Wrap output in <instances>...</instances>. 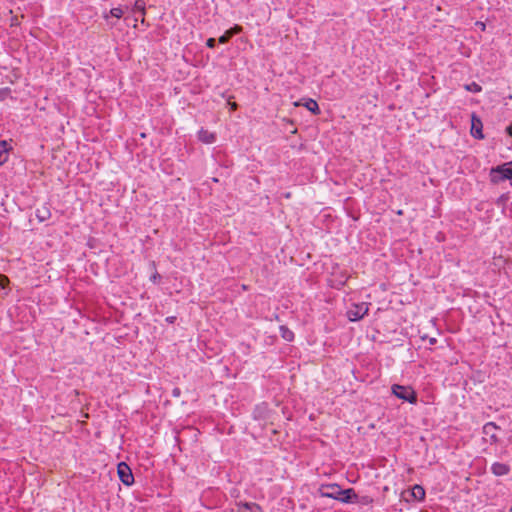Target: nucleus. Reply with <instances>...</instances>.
I'll return each mask as SVG.
<instances>
[{
  "instance_id": "11",
  "label": "nucleus",
  "mask_w": 512,
  "mask_h": 512,
  "mask_svg": "<svg viewBox=\"0 0 512 512\" xmlns=\"http://www.w3.org/2000/svg\"><path fill=\"white\" fill-rule=\"evenodd\" d=\"M300 105H303L307 110L312 112L314 115L320 114V108H319L318 103L311 98L307 99L304 103H301V102L294 103V106H296V107L300 106Z\"/></svg>"
},
{
  "instance_id": "15",
  "label": "nucleus",
  "mask_w": 512,
  "mask_h": 512,
  "mask_svg": "<svg viewBox=\"0 0 512 512\" xmlns=\"http://www.w3.org/2000/svg\"><path fill=\"white\" fill-rule=\"evenodd\" d=\"M145 2L143 0H136L134 3V6L132 8L133 13H140L142 16L141 21L144 22V15H145Z\"/></svg>"
},
{
  "instance_id": "6",
  "label": "nucleus",
  "mask_w": 512,
  "mask_h": 512,
  "mask_svg": "<svg viewBox=\"0 0 512 512\" xmlns=\"http://www.w3.org/2000/svg\"><path fill=\"white\" fill-rule=\"evenodd\" d=\"M482 121L479 117H477L475 114H472L471 116V134L473 137L477 139L484 138V135L482 133Z\"/></svg>"
},
{
  "instance_id": "10",
  "label": "nucleus",
  "mask_w": 512,
  "mask_h": 512,
  "mask_svg": "<svg viewBox=\"0 0 512 512\" xmlns=\"http://www.w3.org/2000/svg\"><path fill=\"white\" fill-rule=\"evenodd\" d=\"M340 496L339 501L343 503H353L357 499V495L352 488L342 490L340 488Z\"/></svg>"
},
{
  "instance_id": "26",
  "label": "nucleus",
  "mask_w": 512,
  "mask_h": 512,
  "mask_svg": "<svg viewBox=\"0 0 512 512\" xmlns=\"http://www.w3.org/2000/svg\"><path fill=\"white\" fill-rule=\"evenodd\" d=\"M475 25H476L477 27H479L481 31H485V29H486V24H485L484 22H482V21H477V22L475 23Z\"/></svg>"
},
{
  "instance_id": "23",
  "label": "nucleus",
  "mask_w": 512,
  "mask_h": 512,
  "mask_svg": "<svg viewBox=\"0 0 512 512\" xmlns=\"http://www.w3.org/2000/svg\"><path fill=\"white\" fill-rule=\"evenodd\" d=\"M230 38L231 37L229 36V34L227 32H225L222 36L219 37L218 41L221 44H225L229 41Z\"/></svg>"
},
{
  "instance_id": "5",
  "label": "nucleus",
  "mask_w": 512,
  "mask_h": 512,
  "mask_svg": "<svg viewBox=\"0 0 512 512\" xmlns=\"http://www.w3.org/2000/svg\"><path fill=\"white\" fill-rule=\"evenodd\" d=\"M318 492L321 497L325 498L338 500L341 497L340 486L337 484L321 485Z\"/></svg>"
},
{
  "instance_id": "4",
  "label": "nucleus",
  "mask_w": 512,
  "mask_h": 512,
  "mask_svg": "<svg viewBox=\"0 0 512 512\" xmlns=\"http://www.w3.org/2000/svg\"><path fill=\"white\" fill-rule=\"evenodd\" d=\"M117 473L122 481V483L126 486H130L134 482V477L130 467L125 462H120L117 466Z\"/></svg>"
},
{
  "instance_id": "20",
  "label": "nucleus",
  "mask_w": 512,
  "mask_h": 512,
  "mask_svg": "<svg viewBox=\"0 0 512 512\" xmlns=\"http://www.w3.org/2000/svg\"><path fill=\"white\" fill-rule=\"evenodd\" d=\"M242 31V27L239 25H235L233 28L227 30L226 32L229 34L230 37L240 33Z\"/></svg>"
},
{
  "instance_id": "30",
  "label": "nucleus",
  "mask_w": 512,
  "mask_h": 512,
  "mask_svg": "<svg viewBox=\"0 0 512 512\" xmlns=\"http://www.w3.org/2000/svg\"><path fill=\"white\" fill-rule=\"evenodd\" d=\"M157 277H158V275H157V274H156V275H154V276H153V280L155 281V280L157 279Z\"/></svg>"
},
{
  "instance_id": "19",
  "label": "nucleus",
  "mask_w": 512,
  "mask_h": 512,
  "mask_svg": "<svg viewBox=\"0 0 512 512\" xmlns=\"http://www.w3.org/2000/svg\"><path fill=\"white\" fill-rule=\"evenodd\" d=\"M464 88H465V90H467L469 92H473V93H479L482 91V87L476 82L466 84L464 86Z\"/></svg>"
},
{
  "instance_id": "13",
  "label": "nucleus",
  "mask_w": 512,
  "mask_h": 512,
  "mask_svg": "<svg viewBox=\"0 0 512 512\" xmlns=\"http://www.w3.org/2000/svg\"><path fill=\"white\" fill-rule=\"evenodd\" d=\"M240 512H262L261 507L256 503H241L239 504Z\"/></svg>"
},
{
  "instance_id": "29",
  "label": "nucleus",
  "mask_w": 512,
  "mask_h": 512,
  "mask_svg": "<svg viewBox=\"0 0 512 512\" xmlns=\"http://www.w3.org/2000/svg\"><path fill=\"white\" fill-rule=\"evenodd\" d=\"M231 108H232L233 110H235V109L237 108V104H236V103H232V104H231Z\"/></svg>"
},
{
  "instance_id": "14",
  "label": "nucleus",
  "mask_w": 512,
  "mask_h": 512,
  "mask_svg": "<svg viewBox=\"0 0 512 512\" xmlns=\"http://www.w3.org/2000/svg\"><path fill=\"white\" fill-rule=\"evenodd\" d=\"M411 496L413 499L421 501L425 498V490L420 485H414L411 489Z\"/></svg>"
},
{
  "instance_id": "1",
  "label": "nucleus",
  "mask_w": 512,
  "mask_h": 512,
  "mask_svg": "<svg viewBox=\"0 0 512 512\" xmlns=\"http://www.w3.org/2000/svg\"><path fill=\"white\" fill-rule=\"evenodd\" d=\"M512 178V161L493 167L490 170V179L493 183H500Z\"/></svg>"
},
{
  "instance_id": "21",
  "label": "nucleus",
  "mask_w": 512,
  "mask_h": 512,
  "mask_svg": "<svg viewBox=\"0 0 512 512\" xmlns=\"http://www.w3.org/2000/svg\"><path fill=\"white\" fill-rule=\"evenodd\" d=\"M10 94L9 88H1L0 89V101L5 100Z\"/></svg>"
},
{
  "instance_id": "8",
  "label": "nucleus",
  "mask_w": 512,
  "mask_h": 512,
  "mask_svg": "<svg viewBox=\"0 0 512 512\" xmlns=\"http://www.w3.org/2000/svg\"><path fill=\"white\" fill-rule=\"evenodd\" d=\"M199 141L204 144H212L216 141V134L204 128H201L197 133Z\"/></svg>"
},
{
  "instance_id": "2",
  "label": "nucleus",
  "mask_w": 512,
  "mask_h": 512,
  "mask_svg": "<svg viewBox=\"0 0 512 512\" xmlns=\"http://www.w3.org/2000/svg\"><path fill=\"white\" fill-rule=\"evenodd\" d=\"M369 305L370 304L367 302L352 304V306L346 312L348 319L353 322L361 320L365 315L368 314Z\"/></svg>"
},
{
  "instance_id": "3",
  "label": "nucleus",
  "mask_w": 512,
  "mask_h": 512,
  "mask_svg": "<svg viewBox=\"0 0 512 512\" xmlns=\"http://www.w3.org/2000/svg\"><path fill=\"white\" fill-rule=\"evenodd\" d=\"M392 393L397 398L408 401L409 403H415L417 401L415 391L409 386L394 384L392 386Z\"/></svg>"
},
{
  "instance_id": "12",
  "label": "nucleus",
  "mask_w": 512,
  "mask_h": 512,
  "mask_svg": "<svg viewBox=\"0 0 512 512\" xmlns=\"http://www.w3.org/2000/svg\"><path fill=\"white\" fill-rule=\"evenodd\" d=\"M491 471L496 476H504L509 473L510 467L505 463L495 462L491 466Z\"/></svg>"
},
{
  "instance_id": "22",
  "label": "nucleus",
  "mask_w": 512,
  "mask_h": 512,
  "mask_svg": "<svg viewBox=\"0 0 512 512\" xmlns=\"http://www.w3.org/2000/svg\"><path fill=\"white\" fill-rule=\"evenodd\" d=\"M347 278H348V277H347L346 275H344L340 281H338V282H337V283H335V284H334V283H332V284H331V286H332V287H335V288H337V289H339L340 287H342V286L346 283Z\"/></svg>"
},
{
  "instance_id": "27",
  "label": "nucleus",
  "mask_w": 512,
  "mask_h": 512,
  "mask_svg": "<svg viewBox=\"0 0 512 512\" xmlns=\"http://www.w3.org/2000/svg\"><path fill=\"white\" fill-rule=\"evenodd\" d=\"M436 343H437V339L436 338L432 337V338L429 339V344L430 345H434Z\"/></svg>"
},
{
  "instance_id": "16",
  "label": "nucleus",
  "mask_w": 512,
  "mask_h": 512,
  "mask_svg": "<svg viewBox=\"0 0 512 512\" xmlns=\"http://www.w3.org/2000/svg\"><path fill=\"white\" fill-rule=\"evenodd\" d=\"M123 14H124V10L121 7H115V8H112L108 13H104L103 17L106 20L109 18V16L120 19L123 16Z\"/></svg>"
},
{
  "instance_id": "31",
  "label": "nucleus",
  "mask_w": 512,
  "mask_h": 512,
  "mask_svg": "<svg viewBox=\"0 0 512 512\" xmlns=\"http://www.w3.org/2000/svg\"><path fill=\"white\" fill-rule=\"evenodd\" d=\"M510 512H512V506H511V508H510Z\"/></svg>"
},
{
  "instance_id": "18",
  "label": "nucleus",
  "mask_w": 512,
  "mask_h": 512,
  "mask_svg": "<svg viewBox=\"0 0 512 512\" xmlns=\"http://www.w3.org/2000/svg\"><path fill=\"white\" fill-rule=\"evenodd\" d=\"M36 216L39 219V221H45L50 217V211L46 207H43L42 209H37Z\"/></svg>"
},
{
  "instance_id": "17",
  "label": "nucleus",
  "mask_w": 512,
  "mask_h": 512,
  "mask_svg": "<svg viewBox=\"0 0 512 512\" xmlns=\"http://www.w3.org/2000/svg\"><path fill=\"white\" fill-rule=\"evenodd\" d=\"M280 333H281V337L288 341V342H291L293 341L294 339V333L286 326L282 325L280 326Z\"/></svg>"
},
{
  "instance_id": "9",
  "label": "nucleus",
  "mask_w": 512,
  "mask_h": 512,
  "mask_svg": "<svg viewBox=\"0 0 512 512\" xmlns=\"http://www.w3.org/2000/svg\"><path fill=\"white\" fill-rule=\"evenodd\" d=\"M12 147L5 140H0V166L4 165L10 155V150Z\"/></svg>"
},
{
  "instance_id": "28",
  "label": "nucleus",
  "mask_w": 512,
  "mask_h": 512,
  "mask_svg": "<svg viewBox=\"0 0 512 512\" xmlns=\"http://www.w3.org/2000/svg\"><path fill=\"white\" fill-rule=\"evenodd\" d=\"M507 132L510 136H512V126L507 127Z\"/></svg>"
},
{
  "instance_id": "25",
  "label": "nucleus",
  "mask_w": 512,
  "mask_h": 512,
  "mask_svg": "<svg viewBox=\"0 0 512 512\" xmlns=\"http://www.w3.org/2000/svg\"><path fill=\"white\" fill-rule=\"evenodd\" d=\"M215 43H216V41H215V39H214V38H209V39H207V41H206V45H207V47H209V48H214V47H215Z\"/></svg>"
},
{
  "instance_id": "24",
  "label": "nucleus",
  "mask_w": 512,
  "mask_h": 512,
  "mask_svg": "<svg viewBox=\"0 0 512 512\" xmlns=\"http://www.w3.org/2000/svg\"><path fill=\"white\" fill-rule=\"evenodd\" d=\"M8 283L9 279L4 275H0V286L4 288Z\"/></svg>"
},
{
  "instance_id": "7",
  "label": "nucleus",
  "mask_w": 512,
  "mask_h": 512,
  "mask_svg": "<svg viewBox=\"0 0 512 512\" xmlns=\"http://www.w3.org/2000/svg\"><path fill=\"white\" fill-rule=\"evenodd\" d=\"M499 427L494 422H488L483 426V433L490 438L491 443H497L498 437L496 431Z\"/></svg>"
}]
</instances>
